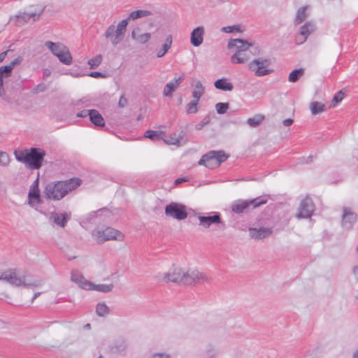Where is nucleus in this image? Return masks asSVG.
Masks as SVG:
<instances>
[{"mask_svg":"<svg viewBox=\"0 0 358 358\" xmlns=\"http://www.w3.org/2000/svg\"><path fill=\"white\" fill-rule=\"evenodd\" d=\"M80 183L81 180L78 178L50 182L45 187L43 194L45 197L49 200L59 201L69 192L80 186Z\"/></svg>","mask_w":358,"mask_h":358,"instance_id":"nucleus-1","label":"nucleus"},{"mask_svg":"<svg viewBox=\"0 0 358 358\" xmlns=\"http://www.w3.org/2000/svg\"><path fill=\"white\" fill-rule=\"evenodd\" d=\"M14 155L18 162L24 163L28 168L38 169L42 166L45 152L41 148H32L30 150H15Z\"/></svg>","mask_w":358,"mask_h":358,"instance_id":"nucleus-2","label":"nucleus"},{"mask_svg":"<svg viewBox=\"0 0 358 358\" xmlns=\"http://www.w3.org/2000/svg\"><path fill=\"white\" fill-rule=\"evenodd\" d=\"M22 61V58L17 57L9 64L0 67V96L5 101H11L13 100L14 93L10 90L8 80L14 67L20 64Z\"/></svg>","mask_w":358,"mask_h":358,"instance_id":"nucleus-3","label":"nucleus"},{"mask_svg":"<svg viewBox=\"0 0 358 358\" xmlns=\"http://www.w3.org/2000/svg\"><path fill=\"white\" fill-rule=\"evenodd\" d=\"M5 281L14 287L30 289L39 287L43 284L41 280L34 278L24 273H20L15 269L7 271V275H5Z\"/></svg>","mask_w":358,"mask_h":358,"instance_id":"nucleus-4","label":"nucleus"},{"mask_svg":"<svg viewBox=\"0 0 358 358\" xmlns=\"http://www.w3.org/2000/svg\"><path fill=\"white\" fill-rule=\"evenodd\" d=\"M93 238L99 244L108 241H123L124 234L117 229L107 227L105 228H97L92 231Z\"/></svg>","mask_w":358,"mask_h":358,"instance_id":"nucleus-5","label":"nucleus"},{"mask_svg":"<svg viewBox=\"0 0 358 358\" xmlns=\"http://www.w3.org/2000/svg\"><path fill=\"white\" fill-rule=\"evenodd\" d=\"M127 25L128 20H122L116 26L111 24L105 31L104 36L113 45L116 46L123 41Z\"/></svg>","mask_w":358,"mask_h":358,"instance_id":"nucleus-6","label":"nucleus"},{"mask_svg":"<svg viewBox=\"0 0 358 358\" xmlns=\"http://www.w3.org/2000/svg\"><path fill=\"white\" fill-rule=\"evenodd\" d=\"M45 45L59 59L62 63L66 65H69L72 63L73 59L69 50L64 44L61 43L46 41L45 43Z\"/></svg>","mask_w":358,"mask_h":358,"instance_id":"nucleus-7","label":"nucleus"},{"mask_svg":"<svg viewBox=\"0 0 358 358\" xmlns=\"http://www.w3.org/2000/svg\"><path fill=\"white\" fill-rule=\"evenodd\" d=\"M228 156L222 150L210 151L204 155L199 161V165H203L209 169H214L220 165V164L226 161Z\"/></svg>","mask_w":358,"mask_h":358,"instance_id":"nucleus-8","label":"nucleus"},{"mask_svg":"<svg viewBox=\"0 0 358 358\" xmlns=\"http://www.w3.org/2000/svg\"><path fill=\"white\" fill-rule=\"evenodd\" d=\"M184 269L173 266L167 272L160 273L157 275L159 281L164 283L170 282L182 284Z\"/></svg>","mask_w":358,"mask_h":358,"instance_id":"nucleus-9","label":"nucleus"},{"mask_svg":"<svg viewBox=\"0 0 358 358\" xmlns=\"http://www.w3.org/2000/svg\"><path fill=\"white\" fill-rule=\"evenodd\" d=\"M270 64L271 60L269 59L259 57L250 62L248 68L255 73V76L261 77L268 75L272 72L271 70L268 69Z\"/></svg>","mask_w":358,"mask_h":358,"instance_id":"nucleus-10","label":"nucleus"},{"mask_svg":"<svg viewBox=\"0 0 358 358\" xmlns=\"http://www.w3.org/2000/svg\"><path fill=\"white\" fill-rule=\"evenodd\" d=\"M164 213L167 217L178 220H183L187 217V207L179 203H170L165 207Z\"/></svg>","mask_w":358,"mask_h":358,"instance_id":"nucleus-11","label":"nucleus"},{"mask_svg":"<svg viewBox=\"0 0 358 358\" xmlns=\"http://www.w3.org/2000/svg\"><path fill=\"white\" fill-rule=\"evenodd\" d=\"M185 275H183V285H192L194 283H200L208 280V278L203 273L197 269L190 268L184 269Z\"/></svg>","mask_w":358,"mask_h":358,"instance_id":"nucleus-12","label":"nucleus"},{"mask_svg":"<svg viewBox=\"0 0 358 358\" xmlns=\"http://www.w3.org/2000/svg\"><path fill=\"white\" fill-rule=\"evenodd\" d=\"M38 185L39 180L38 178H37L31 185L28 192L27 203L34 209H37L38 204L41 203Z\"/></svg>","mask_w":358,"mask_h":358,"instance_id":"nucleus-13","label":"nucleus"},{"mask_svg":"<svg viewBox=\"0 0 358 358\" xmlns=\"http://www.w3.org/2000/svg\"><path fill=\"white\" fill-rule=\"evenodd\" d=\"M266 203V200L265 199H260L258 201L257 199L238 200L232 203L231 210L236 213H241L250 205H252L253 208H255Z\"/></svg>","mask_w":358,"mask_h":358,"instance_id":"nucleus-14","label":"nucleus"},{"mask_svg":"<svg viewBox=\"0 0 358 358\" xmlns=\"http://www.w3.org/2000/svg\"><path fill=\"white\" fill-rule=\"evenodd\" d=\"M199 225L205 229L209 228L211 225H217L222 222L220 214L218 212H212L197 216Z\"/></svg>","mask_w":358,"mask_h":358,"instance_id":"nucleus-15","label":"nucleus"},{"mask_svg":"<svg viewBox=\"0 0 358 358\" xmlns=\"http://www.w3.org/2000/svg\"><path fill=\"white\" fill-rule=\"evenodd\" d=\"M43 13V9L38 12L33 13H20L14 17L10 18V21L17 26H22L29 21L35 22L37 20Z\"/></svg>","mask_w":358,"mask_h":358,"instance_id":"nucleus-16","label":"nucleus"},{"mask_svg":"<svg viewBox=\"0 0 358 358\" xmlns=\"http://www.w3.org/2000/svg\"><path fill=\"white\" fill-rule=\"evenodd\" d=\"M315 209L313 200L310 197H306L300 203L296 217L298 218H309L312 216Z\"/></svg>","mask_w":358,"mask_h":358,"instance_id":"nucleus-17","label":"nucleus"},{"mask_svg":"<svg viewBox=\"0 0 358 358\" xmlns=\"http://www.w3.org/2000/svg\"><path fill=\"white\" fill-rule=\"evenodd\" d=\"M357 214L349 208L343 209L341 227L345 230L351 229L357 222Z\"/></svg>","mask_w":358,"mask_h":358,"instance_id":"nucleus-18","label":"nucleus"},{"mask_svg":"<svg viewBox=\"0 0 358 358\" xmlns=\"http://www.w3.org/2000/svg\"><path fill=\"white\" fill-rule=\"evenodd\" d=\"M315 24L308 22L302 25L299 30V35L296 36L295 42L297 45L303 44L315 30Z\"/></svg>","mask_w":358,"mask_h":358,"instance_id":"nucleus-19","label":"nucleus"},{"mask_svg":"<svg viewBox=\"0 0 358 358\" xmlns=\"http://www.w3.org/2000/svg\"><path fill=\"white\" fill-rule=\"evenodd\" d=\"M250 46L252 43L240 38L231 39L227 44V48L234 52L249 50Z\"/></svg>","mask_w":358,"mask_h":358,"instance_id":"nucleus-20","label":"nucleus"},{"mask_svg":"<svg viewBox=\"0 0 358 358\" xmlns=\"http://www.w3.org/2000/svg\"><path fill=\"white\" fill-rule=\"evenodd\" d=\"M71 280L83 289L90 290L92 287V282L87 280L84 275L77 270L71 271Z\"/></svg>","mask_w":358,"mask_h":358,"instance_id":"nucleus-21","label":"nucleus"},{"mask_svg":"<svg viewBox=\"0 0 358 358\" xmlns=\"http://www.w3.org/2000/svg\"><path fill=\"white\" fill-rule=\"evenodd\" d=\"M184 80V76L174 78L166 84L163 90L164 96L172 97L173 92L178 89L180 83Z\"/></svg>","mask_w":358,"mask_h":358,"instance_id":"nucleus-22","label":"nucleus"},{"mask_svg":"<svg viewBox=\"0 0 358 358\" xmlns=\"http://www.w3.org/2000/svg\"><path fill=\"white\" fill-rule=\"evenodd\" d=\"M204 32V27L202 26H199L192 31L190 42L193 46L199 47L203 43Z\"/></svg>","mask_w":358,"mask_h":358,"instance_id":"nucleus-23","label":"nucleus"},{"mask_svg":"<svg viewBox=\"0 0 358 358\" xmlns=\"http://www.w3.org/2000/svg\"><path fill=\"white\" fill-rule=\"evenodd\" d=\"M272 233V230L268 227L261 228H250L249 235L252 238L260 240L269 236Z\"/></svg>","mask_w":358,"mask_h":358,"instance_id":"nucleus-24","label":"nucleus"},{"mask_svg":"<svg viewBox=\"0 0 358 358\" xmlns=\"http://www.w3.org/2000/svg\"><path fill=\"white\" fill-rule=\"evenodd\" d=\"M250 58V52L249 50L234 52L231 58L230 61L232 64H244L248 62Z\"/></svg>","mask_w":358,"mask_h":358,"instance_id":"nucleus-25","label":"nucleus"},{"mask_svg":"<svg viewBox=\"0 0 358 358\" xmlns=\"http://www.w3.org/2000/svg\"><path fill=\"white\" fill-rule=\"evenodd\" d=\"M50 219L57 225L64 227L69 216L67 213H58L53 212L51 213Z\"/></svg>","mask_w":358,"mask_h":358,"instance_id":"nucleus-26","label":"nucleus"},{"mask_svg":"<svg viewBox=\"0 0 358 358\" xmlns=\"http://www.w3.org/2000/svg\"><path fill=\"white\" fill-rule=\"evenodd\" d=\"M139 31L138 28H136L131 31V36L132 39L141 44L147 43L150 39L151 34L150 33L141 34Z\"/></svg>","mask_w":358,"mask_h":358,"instance_id":"nucleus-27","label":"nucleus"},{"mask_svg":"<svg viewBox=\"0 0 358 358\" xmlns=\"http://www.w3.org/2000/svg\"><path fill=\"white\" fill-rule=\"evenodd\" d=\"M214 86L216 89L224 92H231L234 89L233 84L230 83L226 78H222L217 80L214 83Z\"/></svg>","mask_w":358,"mask_h":358,"instance_id":"nucleus-28","label":"nucleus"},{"mask_svg":"<svg viewBox=\"0 0 358 358\" xmlns=\"http://www.w3.org/2000/svg\"><path fill=\"white\" fill-rule=\"evenodd\" d=\"M90 120L94 125L98 127H103L105 124L102 115L96 110H90Z\"/></svg>","mask_w":358,"mask_h":358,"instance_id":"nucleus-29","label":"nucleus"},{"mask_svg":"<svg viewBox=\"0 0 358 358\" xmlns=\"http://www.w3.org/2000/svg\"><path fill=\"white\" fill-rule=\"evenodd\" d=\"M92 287L90 290L97 291L102 293H108L113 291L114 289V285L113 283L109 284H95L92 282Z\"/></svg>","mask_w":358,"mask_h":358,"instance_id":"nucleus-30","label":"nucleus"},{"mask_svg":"<svg viewBox=\"0 0 358 358\" xmlns=\"http://www.w3.org/2000/svg\"><path fill=\"white\" fill-rule=\"evenodd\" d=\"M205 87L200 80H196L194 85L192 91V98L199 100L204 94Z\"/></svg>","mask_w":358,"mask_h":358,"instance_id":"nucleus-31","label":"nucleus"},{"mask_svg":"<svg viewBox=\"0 0 358 358\" xmlns=\"http://www.w3.org/2000/svg\"><path fill=\"white\" fill-rule=\"evenodd\" d=\"M308 7L303 6L299 8L296 12V17L294 20V23L296 24H299L303 22L308 16Z\"/></svg>","mask_w":358,"mask_h":358,"instance_id":"nucleus-32","label":"nucleus"},{"mask_svg":"<svg viewBox=\"0 0 358 358\" xmlns=\"http://www.w3.org/2000/svg\"><path fill=\"white\" fill-rule=\"evenodd\" d=\"M172 42H173L172 36L171 35L168 36L165 40L164 43L162 45V48L159 49L157 52V57L158 58H161L165 55V54L171 48Z\"/></svg>","mask_w":358,"mask_h":358,"instance_id":"nucleus-33","label":"nucleus"},{"mask_svg":"<svg viewBox=\"0 0 358 358\" xmlns=\"http://www.w3.org/2000/svg\"><path fill=\"white\" fill-rule=\"evenodd\" d=\"M310 110L313 115H316L325 111L326 106L321 102L313 101L310 104Z\"/></svg>","mask_w":358,"mask_h":358,"instance_id":"nucleus-34","label":"nucleus"},{"mask_svg":"<svg viewBox=\"0 0 358 358\" xmlns=\"http://www.w3.org/2000/svg\"><path fill=\"white\" fill-rule=\"evenodd\" d=\"M182 138L180 136H178L176 134H172L169 136H166L163 141L165 143L168 145H174L177 146H180L182 145L181 141Z\"/></svg>","mask_w":358,"mask_h":358,"instance_id":"nucleus-35","label":"nucleus"},{"mask_svg":"<svg viewBox=\"0 0 358 358\" xmlns=\"http://www.w3.org/2000/svg\"><path fill=\"white\" fill-rule=\"evenodd\" d=\"M96 313L99 317H105L110 313V308L105 302H99L96 306Z\"/></svg>","mask_w":358,"mask_h":358,"instance_id":"nucleus-36","label":"nucleus"},{"mask_svg":"<svg viewBox=\"0 0 358 358\" xmlns=\"http://www.w3.org/2000/svg\"><path fill=\"white\" fill-rule=\"evenodd\" d=\"M150 14V13L148 10H134V11H132L129 14V15L127 20H128V21L130 20H136L138 18L146 17V16L149 15Z\"/></svg>","mask_w":358,"mask_h":358,"instance_id":"nucleus-37","label":"nucleus"},{"mask_svg":"<svg viewBox=\"0 0 358 358\" xmlns=\"http://www.w3.org/2000/svg\"><path fill=\"white\" fill-rule=\"evenodd\" d=\"M304 73V70L303 69H295L292 71L288 78V80L290 83H295L303 75Z\"/></svg>","mask_w":358,"mask_h":358,"instance_id":"nucleus-38","label":"nucleus"},{"mask_svg":"<svg viewBox=\"0 0 358 358\" xmlns=\"http://www.w3.org/2000/svg\"><path fill=\"white\" fill-rule=\"evenodd\" d=\"M102 62V56L101 55H97L94 57L90 59L87 64L90 66L91 69H95L98 67Z\"/></svg>","mask_w":358,"mask_h":358,"instance_id":"nucleus-39","label":"nucleus"},{"mask_svg":"<svg viewBox=\"0 0 358 358\" xmlns=\"http://www.w3.org/2000/svg\"><path fill=\"white\" fill-rule=\"evenodd\" d=\"M199 100L193 99L187 106V113L188 114L196 113L198 110L197 105Z\"/></svg>","mask_w":358,"mask_h":358,"instance_id":"nucleus-40","label":"nucleus"},{"mask_svg":"<svg viewBox=\"0 0 358 358\" xmlns=\"http://www.w3.org/2000/svg\"><path fill=\"white\" fill-rule=\"evenodd\" d=\"M263 120H264V116H262L261 115H258L253 117L249 118L247 122L250 126L256 127L261 124V122L263 121Z\"/></svg>","mask_w":358,"mask_h":358,"instance_id":"nucleus-41","label":"nucleus"},{"mask_svg":"<svg viewBox=\"0 0 358 358\" xmlns=\"http://www.w3.org/2000/svg\"><path fill=\"white\" fill-rule=\"evenodd\" d=\"M10 162L8 154L3 151H0V166L7 167Z\"/></svg>","mask_w":358,"mask_h":358,"instance_id":"nucleus-42","label":"nucleus"},{"mask_svg":"<svg viewBox=\"0 0 358 358\" xmlns=\"http://www.w3.org/2000/svg\"><path fill=\"white\" fill-rule=\"evenodd\" d=\"M343 98L344 93L341 90L338 92L333 97L332 104L330 106V108L335 107L338 103L341 102Z\"/></svg>","mask_w":358,"mask_h":358,"instance_id":"nucleus-43","label":"nucleus"},{"mask_svg":"<svg viewBox=\"0 0 358 358\" xmlns=\"http://www.w3.org/2000/svg\"><path fill=\"white\" fill-rule=\"evenodd\" d=\"M229 108L227 103H217L215 105V109L218 114H224Z\"/></svg>","mask_w":358,"mask_h":358,"instance_id":"nucleus-44","label":"nucleus"},{"mask_svg":"<svg viewBox=\"0 0 358 358\" xmlns=\"http://www.w3.org/2000/svg\"><path fill=\"white\" fill-rule=\"evenodd\" d=\"M160 134H161V132H158V131H152V130H148L146 131L145 136L146 138H148L150 139L155 141V140L160 139Z\"/></svg>","mask_w":358,"mask_h":358,"instance_id":"nucleus-45","label":"nucleus"},{"mask_svg":"<svg viewBox=\"0 0 358 358\" xmlns=\"http://www.w3.org/2000/svg\"><path fill=\"white\" fill-rule=\"evenodd\" d=\"M221 31L224 33H233L240 31V27L237 25L223 27Z\"/></svg>","mask_w":358,"mask_h":358,"instance_id":"nucleus-46","label":"nucleus"},{"mask_svg":"<svg viewBox=\"0 0 358 358\" xmlns=\"http://www.w3.org/2000/svg\"><path fill=\"white\" fill-rule=\"evenodd\" d=\"M149 358H173V357L165 352H157L152 353Z\"/></svg>","mask_w":358,"mask_h":358,"instance_id":"nucleus-47","label":"nucleus"},{"mask_svg":"<svg viewBox=\"0 0 358 358\" xmlns=\"http://www.w3.org/2000/svg\"><path fill=\"white\" fill-rule=\"evenodd\" d=\"M104 210L103 209H101V210H99L97 211H92L90 213H89L85 219L88 221V222H91L93 220L94 218L95 217H97L98 216L101 215V214L102 213V212H103Z\"/></svg>","mask_w":358,"mask_h":358,"instance_id":"nucleus-48","label":"nucleus"},{"mask_svg":"<svg viewBox=\"0 0 358 358\" xmlns=\"http://www.w3.org/2000/svg\"><path fill=\"white\" fill-rule=\"evenodd\" d=\"M46 90V85L45 83H39L36 86H35L33 90H31V92L33 94H37L39 92H43Z\"/></svg>","mask_w":358,"mask_h":358,"instance_id":"nucleus-49","label":"nucleus"},{"mask_svg":"<svg viewBox=\"0 0 358 358\" xmlns=\"http://www.w3.org/2000/svg\"><path fill=\"white\" fill-rule=\"evenodd\" d=\"M87 76L94 78H106V74L101 73V72H98V71L90 72V73L87 74Z\"/></svg>","mask_w":358,"mask_h":358,"instance_id":"nucleus-50","label":"nucleus"},{"mask_svg":"<svg viewBox=\"0 0 358 358\" xmlns=\"http://www.w3.org/2000/svg\"><path fill=\"white\" fill-rule=\"evenodd\" d=\"M127 99L122 95L119 99L118 106L120 108H124L127 105Z\"/></svg>","mask_w":358,"mask_h":358,"instance_id":"nucleus-51","label":"nucleus"},{"mask_svg":"<svg viewBox=\"0 0 358 358\" xmlns=\"http://www.w3.org/2000/svg\"><path fill=\"white\" fill-rule=\"evenodd\" d=\"M91 110H83L80 112L76 114V116L78 117H85L87 116L90 117Z\"/></svg>","mask_w":358,"mask_h":358,"instance_id":"nucleus-52","label":"nucleus"},{"mask_svg":"<svg viewBox=\"0 0 358 358\" xmlns=\"http://www.w3.org/2000/svg\"><path fill=\"white\" fill-rule=\"evenodd\" d=\"M282 123H283L284 126L289 127L292 124L293 120L290 118H287V119L284 120Z\"/></svg>","mask_w":358,"mask_h":358,"instance_id":"nucleus-53","label":"nucleus"},{"mask_svg":"<svg viewBox=\"0 0 358 358\" xmlns=\"http://www.w3.org/2000/svg\"><path fill=\"white\" fill-rule=\"evenodd\" d=\"M7 275V271L3 272H0V280L5 281V275Z\"/></svg>","mask_w":358,"mask_h":358,"instance_id":"nucleus-54","label":"nucleus"},{"mask_svg":"<svg viewBox=\"0 0 358 358\" xmlns=\"http://www.w3.org/2000/svg\"><path fill=\"white\" fill-rule=\"evenodd\" d=\"M41 294V292H36V293L34 294V296H33V297H32V299H31V302L33 303V302L34 301V300H35L37 297H38Z\"/></svg>","mask_w":358,"mask_h":358,"instance_id":"nucleus-55","label":"nucleus"},{"mask_svg":"<svg viewBox=\"0 0 358 358\" xmlns=\"http://www.w3.org/2000/svg\"><path fill=\"white\" fill-rule=\"evenodd\" d=\"M6 55V52L0 53V62H3Z\"/></svg>","mask_w":358,"mask_h":358,"instance_id":"nucleus-56","label":"nucleus"},{"mask_svg":"<svg viewBox=\"0 0 358 358\" xmlns=\"http://www.w3.org/2000/svg\"><path fill=\"white\" fill-rule=\"evenodd\" d=\"M71 75L75 78H78L84 76V74L82 73H71Z\"/></svg>","mask_w":358,"mask_h":358,"instance_id":"nucleus-57","label":"nucleus"},{"mask_svg":"<svg viewBox=\"0 0 358 358\" xmlns=\"http://www.w3.org/2000/svg\"><path fill=\"white\" fill-rule=\"evenodd\" d=\"M352 358H358V348L353 352Z\"/></svg>","mask_w":358,"mask_h":358,"instance_id":"nucleus-58","label":"nucleus"},{"mask_svg":"<svg viewBox=\"0 0 358 358\" xmlns=\"http://www.w3.org/2000/svg\"><path fill=\"white\" fill-rule=\"evenodd\" d=\"M50 74V72L48 69H45L43 71V76H48Z\"/></svg>","mask_w":358,"mask_h":358,"instance_id":"nucleus-59","label":"nucleus"},{"mask_svg":"<svg viewBox=\"0 0 358 358\" xmlns=\"http://www.w3.org/2000/svg\"><path fill=\"white\" fill-rule=\"evenodd\" d=\"M183 181H185L184 179H182V178H178V179L176 180L175 182H176V184H179V183H181Z\"/></svg>","mask_w":358,"mask_h":358,"instance_id":"nucleus-60","label":"nucleus"},{"mask_svg":"<svg viewBox=\"0 0 358 358\" xmlns=\"http://www.w3.org/2000/svg\"><path fill=\"white\" fill-rule=\"evenodd\" d=\"M85 327H86V328H90V324H87L85 325Z\"/></svg>","mask_w":358,"mask_h":358,"instance_id":"nucleus-61","label":"nucleus"},{"mask_svg":"<svg viewBox=\"0 0 358 358\" xmlns=\"http://www.w3.org/2000/svg\"><path fill=\"white\" fill-rule=\"evenodd\" d=\"M80 102L83 103V102H84V101H83V100L81 99V100H80Z\"/></svg>","mask_w":358,"mask_h":358,"instance_id":"nucleus-62","label":"nucleus"},{"mask_svg":"<svg viewBox=\"0 0 358 358\" xmlns=\"http://www.w3.org/2000/svg\"><path fill=\"white\" fill-rule=\"evenodd\" d=\"M99 358H101V357H99Z\"/></svg>","mask_w":358,"mask_h":358,"instance_id":"nucleus-63","label":"nucleus"}]
</instances>
